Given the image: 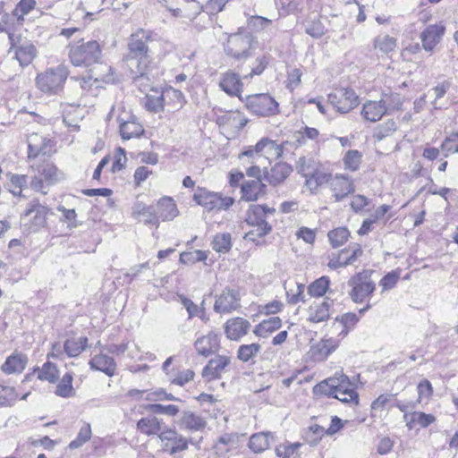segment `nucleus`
I'll return each instance as SVG.
<instances>
[{"label": "nucleus", "instance_id": "nucleus-32", "mask_svg": "<svg viewBox=\"0 0 458 458\" xmlns=\"http://www.w3.org/2000/svg\"><path fill=\"white\" fill-rule=\"evenodd\" d=\"M305 177V186L311 193H316L319 187L326 183H329L331 174L320 170H315L312 173L303 172Z\"/></svg>", "mask_w": 458, "mask_h": 458}, {"label": "nucleus", "instance_id": "nucleus-54", "mask_svg": "<svg viewBox=\"0 0 458 458\" xmlns=\"http://www.w3.org/2000/svg\"><path fill=\"white\" fill-rule=\"evenodd\" d=\"M359 317L355 313H345L341 317L335 318L336 323H340L343 326L341 335L344 337L348 332L354 327L359 321Z\"/></svg>", "mask_w": 458, "mask_h": 458}, {"label": "nucleus", "instance_id": "nucleus-61", "mask_svg": "<svg viewBox=\"0 0 458 458\" xmlns=\"http://www.w3.org/2000/svg\"><path fill=\"white\" fill-rule=\"evenodd\" d=\"M27 183V179L23 175H11L10 182H8V190L14 195L20 196L22 191V187Z\"/></svg>", "mask_w": 458, "mask_h": 458}, {"label": "nucleus", "instance_id": "nucleus-52", "mask_svg": "<svg viewBox=\"0 0 458 458\" xmlns=\"http://www.w3.org/2000/svg\"><path fill=\"white\" fill-rule=\"evenodd\" d=\"M91 427L89 423H84L79 430V433L74 440L69 444L71 449H76L83 445L91 438Z\"/></svg>", "mask_w": 458, "mask_h": 458}, {"label": "nucleus", "instance_id": "nucleus-17", "mask_svg": "<svg viewBox=\"0 0 458 458\" xmlns=\"http://www.w3.org/2000/svg\"><path fill=\"white\" fill-rule=\"evenodd\" d=\"M445 31V27L443 24L428 25L420 36L423 49L427 52H432L442 40Z\"/></svg>", "mask_w": 458, "mask_h": 458}, {"label": "nucleus", "instance_id": "nucleus-25", "mask_svg": "<svg viewBox=\"0 0 458 458\" xmlns=\"http://www.w3.org/2000/svg\"><path fill=\"white\" fill-rule=\"evenodd\" d=\"M117 121L119 123L120 134L123 140L139 137L144 131L142 125L136 122L135 118L130 114H126L124 116L119 115Z\"/></svg>", "mask_w": 458, "mask_h": 458}, {"label": "nucleus", "instance_id": "nucleus-10", "mask_svg": "<svg viewBox=\"0 0 458 458\" xmlns=\"http://www.w3.org/2000/svg\"><path fill=\"white\" fill-rule=\"evenodd\" d=\"M276 209L266 205H250L246 213V222L258 227L259 235H266L272 230L271 225L266 221L268 215H274Z\"/></svg>", "mask_w": 458, "mask_h": 458}, {"label": "nucleus", "instance_id": "nucleus-27", "mask_svg": "<svg viewBox=\"0 0 458 458\" xmlns=\"http://www.w3.org/2000/svg\"><path fill=\"white\" fill-rule=\"evenodd\" d=\"M219 345V335L213 331L209 332L206 335L197 338L195 341V349L197 352L205 357L216 352Z\"/></svg>", "mask_w": 458, "mask_h": 458}, {"label": "nucleus", "instance_id": "nucleus-50", "mask_svg": "<svg viewBox=\"0 0 458 458\" xmlns=\"http://www.w3.org/2000/svg\"><path fill=\"white\" fill-rule=\"evenodd\" d=\"M59 377V371L55 364L47 361L38 369V377L41 380L55 383Z\"/></svg>", "mask_w": 458, "mask_h": 458}, {"label": "nucleus", "instance_id": "nucleus-13", "mask_svg": "<svg viewBox=\"0 0 458 458\" xmlns=\"http://www.w3.org/2000/svg\"><path fill=\"white\" fill-rule=\"evenodd\" d=\"M334 307V300L329 297L323 299H315L310 302L308 308V321L311 323H320L327 321L332 312Z\"/></svg>", "mask_w": 458, "mask_h": 458}, {"label": "nucleus", "instance_id": "nucleus-16", "mask_svg": "<svg viewBox=\"0 0 458 458\" xmlns=\"http://www.w3.org/2000/svg\"><path fill=\"white\" fill-rule=\"evenodd\" d=\"M163 112L174 113L182 109L186 104L183 93L172 87L165 88L162 92Z\"/></svg>", "mask_w": 458, "mask_h": 458}, {"label": "nucleus", "instance_id": "nucleus-15", "mask_svg": "<svg viewBox=\"0 0 458 458\" xmlns=\"http://www.w3.org/2000/svg\"><path fill=\"white\" fill-rule=\"evenodd\" d=\"M158 438L164 443L165 450L169 451L171 454H175L188 448L187 439L173 428H166L160 431Z\"/></svg>", "mask_w": 458, "mask_h": 458}, {"label": "nucleus", "instance_id": "nucleus-30", "mask_svg": "<svg viewBox=\"0 0 458 458\" xmlns=\"http://www.w3.org/2000/svg\"><path fill=\"white\" fill-rule=\"evenodd\" d=\"M178 424L181 428L191 431H200L207 427L205 418L191 411L182 412Z\"/></svg>", "mask_w": 458, "mask_h": 458}, {"label": "nucleus", "instance_id": "nucleus-46", "mask_svg": "<svg viewBox=\"0 0 458 458\" xmlns=\"http://www.w3.org/2000/svg\"><path fill=\"white\" fill-rule=\"evenodd\" d=\"M215 251L227 253L232 248V237L229 233H216L211 242Z\"/></svg>", "mask_w": 458, "mask_h": 458}, {"label": "nucleus", "instance_id": "nucleus-26", "mask_svg": "<svg viewBox=\"0 0 458 458\" xmlns=\"http://www.w3.org/2000/svg\"><path fill=\"white\" fill-rule=\"evenodd\" d=\"M362 254V250L360 245H355L352 250H343L337 256L330 259L328 267L331 269H337L352 265Z\"/></svg>", "mask_w": 458, "mask_h": 458}, {"label": "nucleus", "instance_id": "nucleus-31", "mask_svg": "<svg viewBox=\"0 0 458 458\" xmlns=\"http://www.w3.org/2000/svg\"><path fill=\"white\" fill-rule=\"evenodd\" d=\"M89 364L92 369L102 371L108 377H112L115 373V361L113 358L104 353H99L93 356Z\"/></svg>", "mask_w": 458, "mask_h": 458}, {"label": "nucleus", "instance_id": "nucleus-44", "mask_svg": "<svg viewBox=\"0 0 458 458\" xmlns=\"http://www.w3.org/2000/svg\"><path fill=\"white\" fill-rule=\"evenodd\" d=\"M363 155L357 149H351L344 153L342 158L344 170L356 172L360 169Z\"/></svg>", "mask_w": 458, "mask_h": 458}, {"label": "nucleus", "instance_id": "nucleus-64", "mask_svg": "<svg viewBox=\"0 0 458 458\" xmlns=\"http://www.w3.org/2000/svg\"><path fill=\"white\" fill-rule=\"evenodd\" d=\"M441 148L445 152V156L458 153V131L448 136L442 143Z\"/></svg>", "mask_w": 458, "mask_h": 458}, {"label": "nucleus", "instance_id": "nucleus-24", "mask_svg": "<svg viewBox=\"0 0 458 458\" xmlns=\"http://www.w3.org/2000/svg\"><path fill=\"white\" fill-rule=\"evenodd\" d=\"M12 42L10 52L14 53L15 59L21 66L29 65L36 56L37 51L35 47L30 42H23L18 46L13 43V36L9 34Z\"/></svg>", "mask_w": 458, "mask_h": 458}, {"label": "nucleus", "instance_id": "nucleus-56", "mask_svg": "<svg viewBox=\"0 0 458 458\" xmlns=\"http://www.w3.org/2000/svg\"><path fill=\"white\" fill-rule=\"evenodd\" d=\"M350 233L345 227H339L328 233L329 241L334 248L343 245L349 238Z\"/></svg>", "mask_w": 458, "mask_h": 458}, {"label": "nucleus", "instance_id": "nucleus-19", "mask_svg": "<svg viewBox=\"0 0 458 458\" xmlns=\"http://www.w3.org/2000/svg\"><path fill=\"white\" fill-rule=\"evenodd\" d=\"M219 88L230 97H238L241 98L243 83L240 75L231 70L224 72L220 76Z\"/></svg>", "mask_w": 458, "mask_h": 458}, {"label": "nucleus", "instance_id": "nucleus-21", "mask_svg": "<svg viewBox=\"0 0 458 458\" xmlns=\"http://www.w3.org/2000/svg\"><path fill=\"white\" fill-rule=\"evenodd\" d=\"M231 359L225 355H216L211 359L202 370V377L210 381L221 377L229 366Z\"/></svg>", "mask_w": 458, "mask_h": 458}, {"label": "nucleus", "instance_id": "nucleus-7", "mask_svg": "<svg viewBox=\"0 0 458 458\" xmlns=\"http://www.w3.org/2000/svg\"><path fill=\"white\" fill-rule=\"evenodd\" d=\"M198 205L208 210H225L234 203L232 197L223 196L218 192L209 191L204 188H198L193 195Z\"/></svg>", "mask_w": 458, "mask_h": 458}, {"label": "nucleus", "instance_id": "nucleus-60", "mask_svg": "<svg viewBox=\"0 0 458 458\" xmlns=\"http://www.w3.org/2000/svg\"><path fill=\"white\" fill-rule=\"evenodd\" d=\"M162 95H147L144 101V106L151 113L163 112Z\"/></svg>", "mask_w": 458, "mask_h": 458}, {"label": "nucleus", "instance_id": "nucleus-38", "mask_svg": "<svg viewBox=\"0 0 458 458\" xmlns=\"http://www.w3.org/2000/svg\"><path fill=\"white\" fill-rule=\"evenodd\" d=\"M282 326V320L279 317H271L267 319L262 320L259 324H258L253 333L262 338H267L273 332L279 329Z\"/></svg>", "mask_w": 458, "mask_h": 458}, {"label": "nucleus", "instance_id": "nucleus-62", "mask_svg": "<svg viewBox=\"0 0 458 458\" xmlns=\"http://www.w3.org/2000/svg\"><path fill=\"white\" fill-rule=\"evenodd\" d=\"M268 63L269 57L266 55L257 57L251 68V72L249 74L244 75V78H252L255 75L261 74L267 66Z\"/></svg>", "mask_w": 458, "mask_h": 458}, {"label": "nucleus", "instance_id": "nucleus-49", "mask_svg": "<svg viewBox=\"0 0 458 458\" xmlns=\"http://www.w3.org/2000/svg\"><path fill=\"white\" fill-rule=\"evenodd\" d=\"M19 398V394L13 386L0 385V407L13 406Z\"/></svg>", "mask_w": 458, "mask_h": 458}, {"label": "nucleus", "instance_id": "nucleus-47", "mask_svg": "<svg viewBox=\"0 0 458 458\" xmlns=\"http://www.w3.org/2000/svg\"><path fill=\"white\" fill-rule=\"evenodd\" d=\"M330 280L327 276H321L315 280L308 287V293L316 299H320L328 290Z\"/></svg>", "mask_w": 458, "mask_h": 458}, {"label": "nucleus", "instance_id": "nucleus-36", "mask_svg": "<svg viewBox=\"0 0 458 458\" xmlns=\"http://www.w3.org/2000/svg\"><path fill=\"white\" fill-rule=\"evenodd\" d=\"M338 346V342L333 338L322 339L311 347V352L317 360H324Z\"/></svg>", "mask_w": 458, "mask_h": 458}, {"label": "nucleus", "instance_id": "nucleus-58", "mask_svg": "<svg viewBox=\"0 0 458 458\" xmlns=\"http://www.w3.org/2000/svg\"><path fill=\"white\" fill-rule=\"evenodd\" d=\"M36 6L35 0H21L13 13L15 17H17L18 21H23L24 15L28 14L30 11H32Z\"/></svg>", "mask_w": 458, "mask_h": 458}, {"label": "nucleus", "instance_id": "nucleus-29", "mask_svg": "<svg viewBox=\"0 0 458 458\" xmlns=\"http://www.w3.org/2000/svg\"><path fill=\"white\" fill-rule=\"evenodd\" d=\"M151 63L148 52L140 54H127L126 64L132 73L143 75L147 72Z\"/></svg>", "mask_w": 458, "mask_h": 458}, {"label": "nucleus", "instance_id": "nucleus-6", "mask_svg": "<svg viewBox=\"0 0 458 458\" xmlns=\"http://www.w3.org/2000/svg\"><path fill=\"white\" fill-rule=\"evenodd\" d=\"M68 72L64 66L50 68L36 78L38 88L46 93L58 92L67 78Z\"/></svg>", "mask_w": 458, "mask_h": 458}, {"label": "nucleus", "instance_id": "nucleus-23", "mask_svg": "<svg viewBox=\"0 0 458 458\" xmlns=\"http://www.w3.org/2000/svg\"><path fill=\"white\" fill-rule=\"evenodd\" d=\"M266 188L261 179L245 181L241 186V198L248 202L256 201L266 194Z\"/></svg>", "mask_w": 458, "mask_h": 458}, {"label": "nucleus", "instance_id": "nucleus-48", "mask_svg": "<svg viewBox=\"0 0 458 458\" xmlns=\"http://www.w3.org/2000/svg\"><path fill=\"white\" fill-rule=\"evenodd\" d=\"M397 130V123L393 119H388L379 124L373 134V138L380 141L386 137L392 136Z\"/></svg>", "mask_w": 458, "mask_h": 458}, {"label": "nucleus", "instance_id": "nucleus-33", "mask_svg": "<svg viewBox=\"0 0 458 458\" xmlns=\"http://www.w3.org/2000/svg\"><path fill=\"white\" fill-rule=\"evenodd\" d=\"M149 35L143 30H139L133 33L128 43V54H140L148 52V41Z\"/></svg>", "mask_w": 458, "mask_h": 458}, {"label": "nucleus", "instance_id": "nucleus-41", "mask_svg": "<svg viewBox=\"0 0 458 458\" xmlns=\"http://www.w3.org/2000/svg\"><path fill=\"white\" fill-rule=\"evenodd\" d=\"M88 338L86 336L71 337L64 344L65 354L68 357L79 356L87 347Z\"/></svg>", "mask_w": 458, "mask_h": 458}, {"label": "nucleus", "instance_id": "nucleus-5", "mask_svg": "<svg viewBox=\"0 0 458 458\" xmlns=\"http://www.w3.org/2000/svg\"><path fill=\"white\" fill-rule=\"evenodd\" d=\"M283 154V147L276 141L267 138L261 139L254 148H250L240 155V158L244 157H251L252 163H259V159L265 158L268 161L276 160Z\"/></svg>", "mask_w": 458, "mask_h": 458}, {"label": "nucleus", "instance_id": "nucleus-2", "mask_svg": "<svg viewBox=\"0 0 458 458\" xmlns=\"http://www.w3.org/2000/svg\"><path fill=\"white\" fill-rule=\"evenodd\" d=\"M52 210L38 199L30 200L21 216V224L24 231L36 233L47 226V218Z\"/></svg>", "mask_w": 458, "mask_h": 458}, {"label": "nucleus", "instance_id": "nucleus-20", "mask_svg": "<svg viewBox=\"0 0 458 458\" xmlns=\"http://www.w3.org/2000/svg\"><path fill=\"white\" fill-rule=\"evenodd\" d=\"M386 104L387 99L368 100L363 104L360 114L364 120L376 123L388 112Z\"/></svg>", "mask_w": 458, "mask_h": 458}, {"label": "nucleus", "instance_id": "nucleus-18", "mask_svg": "<svg viewBox=\"0 0 458 458\" xmlns=\"http://www.w3.org/2000/svg\"><path fill=\"white\" fill-rule=\"evenodd\" d=\"M250 323L241 317L228 319L224 325L225 336L231 341H239L248 334Z\"/></svg>", "mask_w": 458, "mask_h": 458}, {"label": "nucleus", "instance_id": "nucleus-35", "mask_svg": "<svg viewBox=\"0 0 458 458\" xmlns=\"http://www.w3.org/2000/svg\"><path fill=\"white\" fill-rule=\"evenodd\" d=\"M28 359L27 356L22 353H13L7 357L5 361L3 363L1 369L7 375L21 373L25 369Z\"/></svg>", "mask_w": 458, "mask_h": 458}, {"label": "nucleus", "instance_id": "nucleus-37", "mask_svg": "<svg viewBox=\"0 0 458 458\" xmlns=\"http://www.w3.org/2000/svg\"><path fill=\"white\" fill-rule=\"evenodd\" d=\"M403 419L409 429H412L416 424L420 425L421 428H427L436 420L434 415L422 411L405 413Z\"/></svg>", "mask_w": 458, "mask_h": 458}, {"label": "nucleus", "instance_id": "nucleus-45", "mask_svg": "<svg viewBox=\"0 0 458 458\" xmlns=\"http://www.w3.org/2000/svg\"><path fill=\"white\" fill-rule=\"evenodd\" d=\"M55 394L63 398H69L75 394L71 373L67 372L63 376L55 387Z\"/></svg>", "mask_w": 458, "mask_h": 458}, {"label": "nucleus", "instance_id": "nucleus-12", "mask_svg": "<svg viewBox=\"0 0 458 458\" xmlns=\"http://www.w3.org/2000/svg\"><path fill=\"white\" fill-rule=\"evenodd\" d=\"M349 285L352 287L349 294L356 303L364 301L376 288L375 284L364 273H359L352 277L349 280Z\"/></svg>", "mask_w": 458, "mask_h": 458}, {"label": "nucleus", "instance_id": "nucleus-8", "mask_svg": "<svg viewBox=\"0 0 458 458\" xmlns=\"http://www.w3.org/2000/svg\"><path fill=\"white\" fill-rule=\"evenodd\" d=\"M246 107L259 116L276 114L278 112V103L268 94H255L246 97Z\"/></svg>", "mask_w": 458, "mask_h": 458}, {"label": "nucleus", "instance_id": "nucleus-4", "mask_svg": "<svg viewBox=\"0 0 458 458\" xmlns=\"http://www.w3.org/2000/svg\"><path fill=\"white\" fill-rule=\"evenodd\" d=\"M254 43V38L250 33H234L228 37L225 44V52L238 61L247 59L252 55Z\"/></svg>", "mask_w": 458, "mask_h": 458}, {"label": "nucleus", "instance_id": "nucleus-3", "mask_svg": "<svg viewBox=\"0 0 458 458\" xmlns=\"http://www.w3.org/2000/svg\"><path fill=\"white\" fill-rule=\"evenodd\" d=\"M69 57L75 66H89L98 63L101 57L99 44L95 41L77 43L71 46Z\"/></svg>", "mask_w": 458, "mask_h": 458}, {"label": "nucleus", "instance_id": "nucleus-14", "mask_svg": "<svg viewBox=\"0 0 458 458\" xmlns=\"http://www.w3.org/2000/svg\"><path fill=\"white\" fill-rule=\"evenodd\" d=\"M241 297L237 290L225 288L216 298L214 310L220 314L233 312L241 307Z\"/></svg>", "mask_w": 458, "mask_h": 458}, {"label": "nucleus", "instance_id": "nucleus-57", "mask_svg": "<svg viewBox=\"0 0 458 458\" xmlns=\"http://www.w3.org/2000/svg\"><path fill=\"white\" fill-rule=\"evenodd\" d=\"M237 440L238 437L236 435L225 434L218 438L215 448L219 452H228L236 446Z\"/></svg>", "mask_w": 458, "mask_h": 458}, {"label": "nucleus", "instance_id": "nucleus-40", "mask_svg": "<svg viewBox=\"0 0 458 458\" xmlns=\"http://www.w3.org/2000/svg\"><path fill=\"white\" fill-rule=\"evenodd\" d=\"M161 424L162 420L151 415L140 419L137 422V428L146 436H152L157 435L161 430Z\"/></svg>", "mask_w": 458, "mask_h": 458}, {"label": "nucleus", "instance_id": "nucleus-11", "mask_svg": "<svg viewBox=\"0 0 458 458\" xmlns=\"http://www.w3.org/2000/svg\"><path fill=\"white\" fill-rule=\"evenodd\" d=\"M38 176L31 181V187L38 191L46 193L44 182L47 185L54 184L64 179V174L52 163H46L38 168Z\"/></svg>", "mask_w": 458, "mask_h": 458}, {"label": "nucleus", "instance_id": "nucleus-34", "mask_svg": "<svg viewBox=\"0 0 458 458\" xmlns=\"http://www.w3.org/2000/svg\"><path fill=\"white\" fill-rule=\"evenodd\" d=\"M292 167L286 163H277L266 172L265 179L272 185L283 182L292 173Z\"/></svg>", "mask_w": 458, "mask_h": 458}, {"label": "nucleus", "instance_id": "nucleus-1", "mask_svg": "<svg viewBox=\"0 0 458 458\" xmlns=\"http://www.w3.org/2000/svg\"><path fill=\"white\" fill-rule=\"evenodd\" d=\"M313 392L316 394L335 398L350 405L359 403V394L355 389V385L342 370L336 371L332 377L317 384Z\"/></svg>", "mask_w": 458, "mask_h": 458}, {"label": "nucleus", "instance_id": "nucleus-9", "mask_svg": "<svg viewBox=\"0 0 458 458\" xmlns=\"http://www.w3.org/2000/svg\"><path fill=\"white\" fill-rule=\"evenodd\" d=\"M330 104L342 114H347L360 103L359 96L350 88L335 89L328 95Z\"/></svg>", "mask_w": 458, "mask_h": 458}, {"label": "nucleus", "instance_id": "nucleus-43", "mask_svg": "<svg viewBox=\"0 0 458 458\" xmlns=\"http://www.w3.org/2000/svg\"><path fill=\"white\" fill-rule=\"evenodd\" d=\"M273 439L271 433H257L250 437L249 446L254 453H261L269 447Z\"/></svg>", "mask_w": 458, "mask_h": 458}, {"label": "nucleus", "instance_id": "nucleus-51", "mask_svg": "<svg viewBox=\"0 0 458 458\" xmlns=\"http://www.w3.org/2000/svg\"><path fill=\"white\" fill-rule=\"evenodd\" d=\"M450 89V83L447 81L441 82L436 87L430 89L427 93L426 97L431 100L434 108H438L437 101L440 100Z\"/></svg>", "mask_w": 458, "mask_h": 458}, {"label": "nucleus", "instance_id": "nucleus-59", "mask_svg": "<svg viewBox=\"0 0 458 458\" xmlns=\"http://www.w3.org/2000/svg\"><path fill=\"white\" fill-rule=\"evenodd\" d=\"M271 23L272 20L259 15L250 16L247 20L248 28L254 31L264 30Z\"/></svg>", "mask_w": 458, "mask_h": 458}, {"label": "nucleus", "instance_id": "nucleus-53", "mask_svg": "<svg viewBox=\"0 0 458 458\" xmlns=\"http://www.w3.org/2000/svg\"><path fill=\"white\" fill-rule=\"evenodd\" d=\"M261 346L259 344H242L239 347L237 357L243 362L249 361L260 352Z\"/></svg>", "mask_w": 458, "mask_h": 458}, {"label": "nucleus", "instance_id": "nucleus-39", "mask_svg": "<svg viewBox=\"0 0 458 458\" xmlns=\"http://www.w3.org/2000/svg\"><path fill=\"white\" fill-rule=\"evenodd\" d=\"M159 217L164 221H170L179 215L174 200L170 197L162 198L157 203Z\"/></svg>", "mask_w": 458, "mask_h": 458}, {"label": "nucleus", "instance_id": "nucleus-28", "mask_svg": "<svg viewBox=\"0 0 458 458\" xmlns=\"http://www.w3.org/2000/svg\"><path fill=\"white\" fill-rule=\"evenodd\" d=\"M29 157H37L51 151L52 141L38 133H32L28 137Z\"/></svg>", "mask_w": 458, "mask_h": 458}, {"label": "nucleus", "instance_id": "nucleus-42", "mask_svg": "<svg viewBox=\"0 0 458 458\" xmlns=\"http://www.w3.org/2000/svg\"><path fill=\"white\" fill-rule=\"evenodd\" d=\"M373 46L380 53L387 55L395 49L397 38L386 33H380L374 38Z\"/></svg>", "mask_w": 458, "mask_h": 458}, {"label": "nucleus", "instance_id": "nucleus-63", "mask_svg": "<svg viewBox=\"0 0 458 458\" xmlns=\"http://www.w3.org/2000/svg\"><path fill=\"white\" fill-rule=\"evenodd\" d=\"M391 394H384L373 401L371 403V417H377L378 413H381L391 400Z\"/></svg>", "mask_w": 458, "mask_h": 458}, {"label": "nucleus", "instance_id": "nucleus-22", "mask_svg": "<svg viewBox=\"0 0 458 458\" xmlns=\"http://www.w3.org/2000/svg\"><path fill=\"white\" fill-rule=\"evenodd\" d=\"M329 187L336 200L343 199L354 191L352 181L349 176L344 174L331 175Z\"/></svg>", "mask_w": 458, "mask_h": 458}, {"label": "nucleus", "instance_id": "nucleus-55", "mask_svg": "<svg viewBox=\"0 0 458 458\" xmlns=\"http://www.w3.org/2000/svg\"><path fill=\"white\" fill-rule=\"evenodd\" d=\"M324 428L318 425L310 426L304 433V440L310 445H316L325 434Z\"/></svg>", "mask_w": 458, "mask_h": 458}]
</instances>
